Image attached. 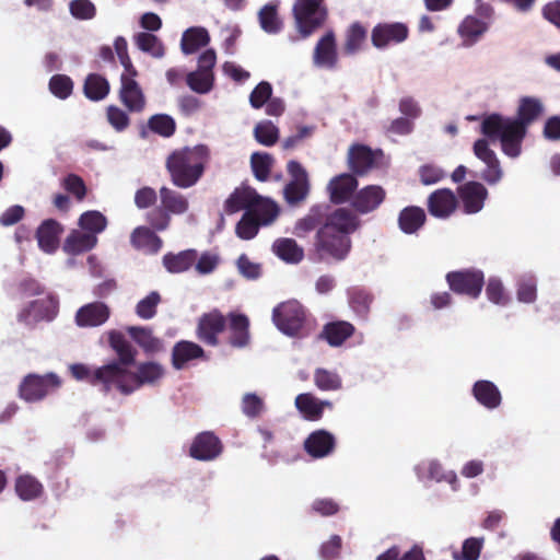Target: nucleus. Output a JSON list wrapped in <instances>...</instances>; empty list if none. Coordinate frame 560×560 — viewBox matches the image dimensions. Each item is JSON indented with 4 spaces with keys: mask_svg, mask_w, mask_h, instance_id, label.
Wrapping results in <instances>:
<instances>
[{
    "mask_svg": "<svg viewBox=\"0 0 560 560\" xmlns=\"http://www.w3.org/2000/svg\"><path fill=\"white\" fill-rule=\"evenodd\" d=\"M250 162L256 178L259 180H266L273 162L272 158L267 153H254Z\"/></svg>",
    "mask_w": 560,
    "mask_h": 560,
    "instance_id": "obj_58",
    "label": "nucleus"
},
{
    "mask_svg": "<svg viewBox=\"0 0 560 560\" xmlns=\"http://www.w3.org/2000/svg\"><path fill=\"white\" fill-rule=\"evenodd\" d=\"M59 385L60 381L55 374H28L20 384L19 393L22 399L33 402L43 399Z\"/></svg>",
    "mask_w": 560,
    "mask_h": 560,
    "instance_id": "obj_9",
    "label": "nucleus"
},
{
    "mask_svg": "<svg viewBox=\"0 0 560 560\" xmlns=\"http://www.w3.org/2000/svg\"><path fill=\"white\" fill-rule=\"evenodd\" d=\"M425 221L423 209L415 206L406 207L398 215L399 229L406 234L416 233Z\"/></svg>",
    "mask_w": 560,
    "mask_h": 560,
    "instance_id": "obj_36",
    "label": "nucleus"
},
{
    "mask_svg": "<svg viewBox=\"0 0 560 560\" xmlns=\"http://www.w3.org/2000/svg\"><path fill=\"white\" fill-rule=\"evenodd\" d=\"M348 159L350 167L359 175L384 164V155L381 150H372L362 143L353 144L349 149Z\"/></svg>",
    "mask_w": 560,
    "mask_h": 560,
    "instance_id": "obj_11",
    "label": "nucleus"
},
{
    "mask_svg": "<svg viewBox=\"0 0 560 560\" xmlns=\"http://www.w3.org/2000/svg\"><path fill=\"white\" fill-rule=\"evenodd\" d=\"M243 412L250 418L259 416L264 410V400L256 394H245L242 400Z\"/></svg>",
    "mask_w": 560,
    "mask_h": 560,
    "instance_id": "obj_63",
    "label": "nucleus"
},
{
    "mask_svg": "<svg viewBox=\"0 0 560 560\" xmlns=\"http://www.w3.org/2000/svg\"><path fill=\"white\" fill-rule=\"evenodd\" d=\"M292 16L299 37L306 39L325 26L329 11L325 0H294Z\"/></svg>",
    "mask_w": 560,
    "mask_h": 560,
    "instance_id": "obj_5",
    "label": "nucleus"
},
{
    "mask_svg": "<svg viewBox=\"0 0 560 560\" xmlns=\"http://www.w3.org/2000/svg\"><path fill=\"white\" fill-rule=\"evenodd\" d=\"M130 241L136 248L149 254L158 253L162 247V240L148 228H137Z\"/></svg>",
    "mask_w": 560,
    "mask_h": 560,
    "instance_id": "obj_38",
    "label": "nucleus"
},
{
    "mask_svg": "<svg viewBox=\"0 0 560 560\" xmlns=\"http://www.w3.org/2000/svg\"><path fill=\"white\" fill-rule=\"evenodd\" d=\"M202 355L203 350L197 343L191 341H179L173 348V366L176 370H182L189 361L201 358Z\"/></svg>",
    "mask_w": 560,
    "mask_h": 560,
    "instance_id": "obj_32",
    "label": "nucleus"
},
{
    "mask_svg": "<svg viewBox=\"0 0 560 560\" xmlns=\"http://www.w3.org/2000/svg\"><path fill=\"white\" fill-rule=\"evenodd\" d=\"M457 199L450 189H439L430 195L428 208L432 215L445 219L448 218L456 209Z\"/></svg>",
    "mask_w": 560,
    "mask_h": 560,
    "instance_id": "obj_23",
    "label": "nucleus"
},
{
    "mask_svg": "<svg viewBox=\"0 0 560 560\" xmlns=\"http://www.w3.org/2000/svg\"><path fill=\"white\" fill-rule=\"evenodd\" d=\"M372 296L360 289H353L349 292V304L351 308L360 316H365L370 310Z\"/></svg>",
    "mask_w": 560,
    "mask_h": 560,
    "instance_id": "obj_56",
    "label": "nucleus"
},
{
    "mask_svg": "<svg viewBox=\"0 0 560 560\" xmlns=\"http://www.w3.org/2000/svg\"><path fill=\"white\" fill-rule=\"evenodd\" d=\"M517 300L523 303H533L536 300V281L532 277L520 280Z\"/></svg>",
    "mask_w": 560,
    "mask_h": 560,
    "instance_id": "obj_64",
    "label": "nucleus"
},
{
    "mask_svg": "<svg viewBox=\"0 0 560 560\" xmlns=\"http://www.w3.org/2000/svg\"><path fill=\"white\" fill-rule=\"evenodd\" d=\"M15 490L19 497L24 501L38 498L43 492V486L34 477L24 475L18 478Z\"/></svg>",
    "mask_w": 560,
    "mask_h": 560,
    "instance_id": "obj_46",
    "label": "nucleus"
},
{
    "mask_svg": "<svg viewBox=\"0 0 560 560\" xmlns=\"http://www.w3.org/2000/svg\"><path fill=\"white\" fill-rule=\"evenodd\" d=\"M353 330L350 323L337 322L326 325L324 335L330 346L338 347L353 334Z\"/></svg>",
    "mask_w": 560,
    "mask_h": 560,
    "instance_id": "obj_45",
    "label": "nucleus"
},
{
    "mask_svg": "<svg viewBox=\"0 0 560 560\" xmlns=\"http://www.w3.org/2000/svg\"><path fill=\"white\" fill-rule=\"evenodd\" d=\"M385 197L386 191L382 186L368 185L355 192L351 206L357 212L366 214L376 210L383 203Z\"/></svg>",
    "mask_w": 560,
    "mask_h": 560,
    "instance_id": "obj_17",
    "label": "nucleus"
},
{
    "mask_svg": "<svg viewBox=\"0 0 560 560\" xmlns=\"http://www.w3.org/2000/svg\"><path fill=\"white\" fill-rule=\"evenodd\" d=\"M486 294L489 301L498 305H506L510 301L505 293L502 282L497 278H490L486 288Z\"/></svg>",
    "mask_w": 560,
    "mask_h": 560,
    "instance_id": "obj_61",
    "label": "nucleus"
},
{
    "mask_svg": "<svg viewBox=\"0 0 560 560\" xmlns=\"http://www.w3.org/2000/svg\"><path fill=\"white\" fill-rule=\"evenodd\" d=\"M322 207H312L310 212L300 219L294 226V234L299 237H304L308 232L313 231L322 219Z\"/></svg>",
    "mask_w": 560,
    "mask_h": 560,
    "instance_id": "obj_51",
    "label": "nucleus"
},
{
    "mask_svg": "<svg viewBox=\"0 0 560 560\" xmlns=\"http://www.w3.org/2000/svg\"><path fill=\"white\" fill-rule=\"evenodd\" d=\"M259 225L261 224L246 211L236 225V234L243 240H250L257 234Z\"/></svg>",
    "mask_w": 560,
    "mask_h": 560,
    "instance_id": "obj_60",
    "label": "nucleus"
},
{
    "mask_svg": "<svg viewBox=\"0 0 560 560\" xmlns=\"http://www.w3.org/2000/svg\"><path fill=\"white\" fill-rule=\"evenodd\" d=\"M79 225L86 233L96 235L106 229L107 220L98 211H86L80 217Z\"/></svg>",
    "mask_w": 560,
    "mask_h": 560,
    "instance_id": "obj_50",
    "label": "nucleus"
},
{
    "mask_svg": "<svg viewBox=\"0 0 560 560\" xmlns=\"http://www.w3.org/2000/svg\"><path fill=\"white\" fill-rule=\"evenodd\" d=\"M521 142H475V155L486 164L482 178L489 184L498 183L502 177V170L492 147L501 148L510 158H516L521 153Z\"/></svg>",
    "mask_w": 560,
    "mask_h": 560,
    "instance_id": "obj_7",
    "label": "nucleus"
},
{
    "mask_svg": "<svg viewBox=\"0 0 560 560\" xmlns=\"http://www.w3.org/2000/svg\"><path fill=\"white\" fill-rule=\"evenodd\" d=\"M230 319L231 345L238 348L245 347L249 340L248 318L243 314H231Z\"/></svg>",
    "mask_w": 560,
    "mask_h": 560,
    "instance_id": "obj_40",
    "label": "nucleus"
},
{
    "mask_svg": "<svg viewBox=\"0 0 560 560\" xmlns=\"http://www.w3.org/2000/svg\"><path fill=\"white\" fill-rule=\"evenodd\" d=\"M97 243L96 235L83 231H72L65 241L63 250L67 254L78 255L92 249Z\"/></svg>",
    "mask_w": 560,
    "mask_h": 560,
    "instance_id": "obj_31",
    "label": "nucleus"
},
{
    "mask_svg": "<svg viewBox=\"0 0 560 560\" xmlns=\"http://www.w3.org/2000/svg\"><path fill=\"white\" fill-rule=\"evenodd\" d=\"M186 82L194 92L206 94L213 88L214 75L197 69L187 74Z\"/></svg>",
    "mask_w": 560,
    "mask_h": 560,
    "instance_id": "obj_48",
    "label": "nucleus"
},
{
    "mask_svg": "<svg viewBox=\"0 0 560 560\" xmlns=\"http://www.w3.org/2000/svg\"><path fill=\"white\" fill-rule=\"evenodd\" d=\"M368 39V30L361 22H353L345 33L343 52L354 55L360 51Z\"/></svg>",
    "mask_w": 560,
    "mask_h": 560,
    "instance_id": "obj_34",
    "label": "nucleus"
},
{
    "mask_svg": "<svg viewBox=\"0 0 560 560\" xmlns=\"http://www.w3.org/2000/svg\"><path fill=\"white\" fill-rule=\"evenodd\" d=\"M224 325V317L218 312L202 316L198 325L199 339L211 346L217 345V336L223 330Z\"/></svg>",
    "mask_w": 560,
    "mask_h": 560,
    "instance_id": "obj_26",
    "label": "nucleus"
},
{
    "mask_svg": "<svg viewBox=\"0 0 560 560\" xmlns=\"http://www.w3.org/2000/svg\"><path fill=\"white\" fill-rule=\"evenodd\" d=\"M110 311L102 302H93L83 305L77 311L75 323L79 327H97L109 318Z\"/></svg>",
    "mask_w": 560,
    "mask_h": 560,
    "instance_id": "obj_22",
    "label": "nucleus"
},
{
    "mask_svg": "<svg viewBox=\"0 0 560 560\" xmlns=\"http://www.w3.org/2000/svg\"><path fill=\"white\" fill-rule=\"evenodd\" d=\"M109 343L112 348L117 352L119 361L112 362L110 364H117L119 368L128 369L129 365L135 361L136 351L130 342L125 338L121 332L110 331Z\"/></svg>",
    "mask_w": 560,
    "mask_h": 560,
    "instance_id": "obj_33",
    "label": "nucleus"
},
{
    "mask_svg": "<svg viewBox=\"0 0 560 560\" xmlns=\"http://www.w3.org/2000/svg\"><path fill=\"white\" fill-rule=\"evenodd\" d=\"M357 187L358 180L353 175L348 173L337 175L327 185L329 199L337 205L352 201Z\"/></svg>",
    "mask_w": 560,
    "mask_h": 560,
    "instance_id": "obj_18",
    "label": "nucleus"
},
{
    "mask_svg": "<svg viewBox=\"0 0 560 560\" xmlns=\"http://www.w3.org/2000/svg\"><path fill=\"white\" fill-rule=\"evenodd\" d=\"M69 10L77 20H92L96 15V8L90 0H72Z\"/></svg>",
    "mask_w": 560,
    "mask_h": 560,
    "instance_id": "obj_59",
    "label": "nucleus"
},
{
    "mask_svg": "<svg viewBox=\"0 0 560 560\" xmlns=\"http://www.w3.org/2000/svg\"><path fill=\"white\" fill-rule=\"evenodd\" d=\"M208 156V148L197 144L174 152L167 159L166 166L173 183L180 188L191 187L203 172V162Z\"/></svg>",
    "mask_w": 560,
    "mask_h": 560,
    "instance_id": "obj_3",
    "label": "nucleus"
},
{
    "mask_svg": "<svg viewBox=\"0 0 560 560\" xmlns=\"http://www.w3.org/2000/svg\"><path fill=\"white\" fill-rule=\"evenodd\" d=\"M408 35L409 30L404 23H378L371 32V42L375 48L385 49L405 42Z\"/></svg>",
    "mask_w": 560,
    "mask_h": 560,
    "instance_id": "obj_13",
    "label": "nucleus"
},
{
    "mask_svg": "<svg viewBox=\"0 0 560 560\" xmlns=\"http://www.w3.org/2000/svg\"><path fill=\"white\" fill-rule=\"evenodd\" d=\"M313 63L319 68L335 69L338 63L336 34L327 31L316 43L313 51Z\"/></svg>",
    "mask_w": 560,
    "mask_h": 560,
    "instance_id": "obj_16",
    "label": "nucleus"
},
{
    "mask_svg": "<svg viewBox=\"0 0 560 560\" xmlns=\"http://www.w3.org/2000/svg\"><path fill=\"white\" fill-rule=\"evenodd\" d=\"M334 445V436L324 430L313 432L304 442L306 452L315 458L328 455Z\"/></svg>",
    "mask_w": 560,
    "mask_h": 560,
    "instance_id": "obj_28",
    "label": "nucleus"
},
{
    "mask_svg": "<svg viewBox=\"0 0 560 560\" xmlns=\"http://www.w3.org/2000/svg\"><path fill=\"white\" fill-rule=\"evenodd\" d=\"M70 371L72 376L79 381H86L93 385H100L106 392L115 389V364H107L94 370H90L83 364H73Z\"/></svg>",
    "mask_w": 560,
    "mask_h": 560,
    "instance_id": "obj_12",
    "label": "nucleus"
},
{
    "mask_svg": "<svg viewBox=\"0 0 560 560\" xmlns=\"http://www.w3.org/2000/svg\"><path fill=\"white\" fill-rule=\"evenodd\" d=\"M197 260V252L187 249L178 254H166L163 257V265L171 273L187 271Z\"/></svg>",
    "mask_w": 560,
    "mask_h": 560,
    "instance_id": "obj_35",
    "label": "nucleus"
},
{
    "mask_svg": "<svg viewBox=\"0 0 560 560\" xmlns=\"http://www.w3.org/2000/svg\"><path fill=\"white\" fill-rule=\"evenodd\" d=\"M58 311V302L57 300L49 295L45 294L39 296L38 299L30 302L18 315L19 322L27 325L34 326L39 322L46 320L50 322L55 318Z\"/></svg>",
    "mask_w": 560,
    "mask_h": 560,
    "instance_id": "obj_10",
    "label": "nucleus"
},
{
    "mask_svg": "<svg viewBox=\"0 0 560 560\" xmlns=\"http://www.w3.org/2000/svg\"><path fill=\"white\" fill-rule=\"evenodd\" d=\"M258 18L260 26L265 32L277 34L281 31L283 23L278 15L276 5L266 4L260 9Z\"/></svg>",
    "mask_w": 560,
    "mask_h": 560,
    "instance_id": "obj_47",
    "label": "nucleus"
},
{
    "mask_svg": "<svg viewBox=\"0 0 560 560\" xmlns=\"http://www.w3.org/2000/svg\"><path fill=\"white\" fill-rule=\"evenodd\" d=\"M358 228V219L350 210L340 208L332 212L317 231L315 247L322 258L342 260L351 248L349 234Z\"/></svg>",
    "mask_w": 560,
    "mask_h": 560,
    "instance_id": "obj_2",
    "label": "nucleus"
},
{
    "mask_svg": "<svg viewBox=\"0 0 560 560\" xmlns=\"http://www.w3.org/2000/svg\"><path fill=\"white\" fill-rule=\"evenodd\" d=\"M235 264L238 273L245 279L253 281L261 277V265L252 260L246 254L238 256Z\"/></svg>",
    "mask_w": 560,
    "mask_h": 560,
    "instance_id": "obj_54",
    "label": "nucleus"
},
{
    "mask_svg": "<svg viewBox=\"0 0 560 560\" xmlns=\"http://www.w3.org/2000/svg\"><path fill=\"white\" fill-rule=\"evenodd\" d=\"M73 89L72 80L65 74H55L49 80V90L58 98L65 100Z\"/></svg>",
    "mask_w": 560,
    "mask_h": 560,
    "instance_id": "obj_57",
    "label": "nucleus"
},
{
    "mask_svg": "<svg viewBox=\"0 0 560 560\" xmlns=\"http://www.w3.org/2000/svg\"><path fill=\"white\" fill-rule=\"evenodd\" d=\"M210 42V35L205 27L194 26L187 28L182 36L180 48L185 55H191Z\"/></svg>",
    "mask_w": 560,
    "mask_h": 560,
    "instance_id": "obj_30",
    "label": "nucleus"
},
{
    "mask_svg": "<svg viewBox=\"0 0 560 560\" xmlns=\"http://www.w3.org/2000/svg\"><path fill=\"white\" fill-rule=\"evenodd\" d=\"M459 198L464 211L468 214L477 213L483 208L488 191L485 186L478 182H468L459 187Z\"/></svg>",
    "mask_w": 560,
    "mask_h": 560,
    "instance_id": "obj_21",
    "label": "nucleus"
},
{
    "mask_svg": "<svg viewBox=\"0 0 560 560\" xmlns=\"http://www.w3.org/2000/svg\"><path fill=\"white\" fill-rule=\"evenodd\" d=\"M296 409L307 420H318L323 415L325 407L331 408V402L328 400H319L312 394H300L295 398Z\"/></svg>",
    "mask_w": 560,
    "mask_h": 560,
    "instance_id": "obj_29",
    "label": "nucleus"
},
{
    "mask_svg": "<svg viewBox=\"0 0 560 560\" xmlns=\"http://www.w3.org/2000/svg\"><path fill=\"white\" fill-rule=\"evenodd\" d=\"M61 233L62 228L57 221L52 219L45 220L36 232L39 248L47 254H52L59 246Z\"/></svg>",
    "mask_w": 560,
    "mask_h": 560,
    "instance_id": "obj_24",
    "label": "nucleus"
},
{
    "mask_svg": "<svg viewBox=\"0 0 560 560\" xmlns=\"http://www.w3.org/2000/svg\"><path fill=\"white\" fill-rule=\"evenodd\" d=\"M222 452L220 440L210 432L198 434L191 443L189 454L198 460H212Z\"/></svg>",
    "mask_w": 560,
    "mask_h": 560,
    "instance_id": "obj_20",
    "label": "nucleus"
},
{
    "mask_svg": "<svg viewBox=\"0 0 560 560\" xmlns=\"http://www.w3.org/2000/svg\"><path fill=\"white\" fill-rule=\"evenodd\" d=\"M315 385L322 390H338L341 388V377L332 371L317 369L314 373Z\"/></svg>",
    "mask_w": 560,
    "mask_h": 560,
    "instance_id": "obj_53",
    "label": "nucleus"
},
{
    "mask_svg": "<svg viewBox=\"0 0 560 560\" xmlns=\"http://www.w3.org/2000/svg\"><path fill=\"white\" fill-rule=\"evenodd\" d=\"M474 396L485 407L497 408L501 402V394L498 387L489 381H478L472 388Z\"/></svg>",
    "mask_w": 560,
    "mask_h": 560,
    "instance_id": "obj_39",
    "label": "nucleus"
},
{
    "mask_svg": "<svg viewBox=\"0 0 560 560\" xmlns=\"http://www.w3.org/2000/svg\"><path fill=\"white\" fill-rule=\"evenodd\" d=\"M489 25L483 20L475 16L467 15L458 25L457 33L463 39L464 46H471L476 44L482 35L488 31Z\"/></svg>",
    "mask_w": 560,
    "mask_h": 560,
    "instance_id": "obj_25",
    "label": "nucleus"
},
{
    "mask_svg": "<svg viewBox=\"0 0 560 560\" xmlns=\"http://www.w3.org/2000/svg\"><path fill=\"white\" fill-rule=\"evenodd\" d=\"M288 171L292 180L285 186L283 194L289 205H298L303 201L310 189L307 174L300 163L290 161Z\"/></svg>",
    "mask_w": 560,
    "mask_h": 560,
    "instance_id": "obj_15",
    "label": "nucleus"
},
{
    "mask_svg": "<svg viewBox=\"0 0 560 560\" xmlns=\"http://www.w3.org/2000/svg\"><path fill=\"white\" fill-rule=\"evenodd\" d=\"M272 320L283 334L296 336L303 328L305 311L298 301H287L273 308Z\"/></svg>",
    "mask_w": 560,
    "mask_h": 560,
    "instance_id": "obj_8",
    "label": "nucleus"
},
{
    "mask_svg": "<svg viewBox=\"0 0 560 560\" xmlns=\"http://www.w3.org/2000/svg\"><path fill=\"white\" fill-rule=\"evenodd\" d=\"M450 288L472 299L479 296L483 285V273L479 270L451 272L446 277Z\"/></svg>",
    "mask_w": 560,
    "mask_h": 560,
    "instance_id": "obj_14",
    "label": "nucleus"
},
{
    "mask_svg": "<svg viewBox=\"0 0 560 560\" xmlns=\"http://www.w3.org/2000/svg\"><path fill=\"white\" fill-rule=\"evenodd\" d=\"M131 338L147 352H158L162 349V341L152 335V331L142 327L127 328Z\"/></svg>",
    "mask_w": 560,
    "mask_h": 560,
    "instance_id": "obj_44",
    "label": "nucleus"
},
{
    "mask_svg": "<svg viewBox=\"0 0 560 560\" xmlns=\"http://www.w3.org/2000/svg\"><path fill=\"white\" fill-rule=\"evenodd\" d=\"M160 198L164 209L174 214H183L188 209V200L179 192L167 187L160 189Z\"/></svg>",
    "mask_w": 560,
    "mask_h": 560,
    "instance_id": "obj_42",
    "label": "nucleus"
},
{
    "mask_svg": "<svg viewBox=\"0 0 560 560\" xmlns=\"http://www.w3.org/2000/svg\"><path fill=\"white\" fill-rule=\"evenodd\" d=\"M136 46L143 52L154 58H161L165 54L163 43L153 34L148 32L137 33L133 37Z\"/></svg>",
    "mask_w": 560,
    "mask_h": 560,
    "instance_id": "obj_43",
    "label": "nucleus"
},
{
    "mask_svg": "<svg viewBox=\"0 0 560 560\" xmlns=\"http://www.w3.org/2000/svg\"><path fill=\"white\" fill-rule=\"evenodd\" d=\"M83 89L89 100L101 101L108 95L109 83L104 77L91 73L86 77Z\"/></svg>",
    "mask_w": 560,
    "mask_h": 560,
    "instance_id": "obj_41",
    "label": "nucleus"
},
{
    "mask_svg": "<svg viewBox=\"0 0 560 560\" xmlns=\"http://www.w3.org/2000/svg\"><path fill=\"white\" fill-rule=\"evenodd\" d=\"M160 302V294L153 291L137 303L136 314L142 319H150L155 315Z\"/></svg>",
    "mask_w": 560,
    "mask_h": 560,
    "instance_id": "obj_55",
    "label": "nucleus"
},
{
    "mask_svg": "<svg viewBox=\"0 0 560 560\" xmlns=\"http://www.w3.org/2000/svg\"><path fill=\"white\" fill-rule=\"evenodd\" d=\"M225 208L231 213L246 209L261 225L272 223L279 214L275 201L259 196L249 187L236 189L225 201Z\"/></svg>",
    "mask_w": 560,
    "mask_h": 560,
    "instance_id": "obj_4",
    "label": "nucleus"
},
{
    "mask_svg": "<svg viewBox=\"0 0 560 560\" xmlns=\"http://www.w3.org/2000/svg\"><path fill=\"white\" fill-rule=\"evenodd\" d=\"M119 91V97L122 104L130 112H141L145 105L143 92L133 79H124Z\"/></svg>",
    "mask_w": 560,
    "mask_h": 560,
    "instance_id": "obj_27",
    "label": "nucleus"
},
{
    "mask_svg": "<svg viewBox=\"0 0 560 560\" xmlns=\"http://www.w3.org/2000/svg\"><path fill=\"white\" fill-rule=\"evenodd\" d=\"M485 539L470 537L464 540L460 551L453 552L454 560H478Z\"/></svg>",
    "mask_w": 560,
    "mask_h": 560,
    "instance_id": "obj_52",
    "label": "nucleus"
},
{
    "mask_svg": "<svg viewBox=\"0 0 560 560\" xmlns=\"http://www.w3.org/2000/svg\"><path fill=\"white\" fill-rule=\"evenodd\" d=\"M148 127L154 133L170 138L174 135L176 129L175 120L166 114H156L150 117Z\"/></svg>",
    "mask_w": 560,
    "mask_h": 560,
    "instance_id": "obj_49",
    "label": "nucleus"
},
{
    "mask_svg": "<svg viewBox=\"0 0 560 560\" xmlns=\"http://www.w3.org/2000/svg\"><path fill=\"white\" fill-rule=\"evenodd\" d=\"M542 112L544 107L538 98L524 96L520 100L514 117L500 113L486 115L480 124V132L488 140H523L529 126Z\"/></svg>",
    "mask_w": 560,
    "mask_h": 560,
    "instance_id": "obj_1",
    "label": "nucleus"
},
{
    "mask_svg": "<svg viewBox=\"0 0 560 560\" xmlns=\"http://www.w3.org/2000/svg\"><path fill=\"white\" fill-rule=\"evenodd\" d=\"M415 471L420 480L446 481L454 491L459 487L457 475L452 470L444 471L442 465L435 459L421 462L415 467Z\"/></svg>",
    "mask_w": 560,
    "mask_h": 560,
    "instance_id": "obj_19",
    "label": "nucleus"
},
{
    "mask_svg": "<svg viewBox=\"0 0 560 560\" xmlns=\"http://www.w3.org/2000/svg\"><path fill=\"white\" fill-rule=\"evenodd\" d=\"M115 365V389L122 394H130L142 385H154L164 376L163 366L156 362L140 364L137 372Z\"/></svg>",
    "mask_w": 560,
    "mask_h": 560,
    "instance_id": "obj_6",
    "label": "nucleus"
},
{
    "mask_svg": "<svg viewBox=\"0 0 560 560\" xmlns=\"http://www.w3.org/2000/svg\"><path fill=\"white\" fill-rule=\"evenodd\" d=\"M273 253L283 261L298 264L304 257V252L293 238H278L272 244Z\"/></svg>",
    "mask_w": 560,
    "mask_h": 560,
    "instance_id": "obj_37",
    "label": "nucleus"
},
{
    "mask_svg": "<svg viewBox=\"0 0 560 560\" xmlns=\"http://www.w3.org/2000/svg\"><path fill=\"white\" fill-rule=\"evenodd\" d=\"M271 94H272L271 84L267 81H261L252 91V93L249 95V103L256 109L261 108L267 103V101L271 97Z\"/></svg>",
    "mask_w": 560,
    "mask_h": 560,
    "instance_id": "obj_62",
    "label": "nucleus"
}]
</instances>
